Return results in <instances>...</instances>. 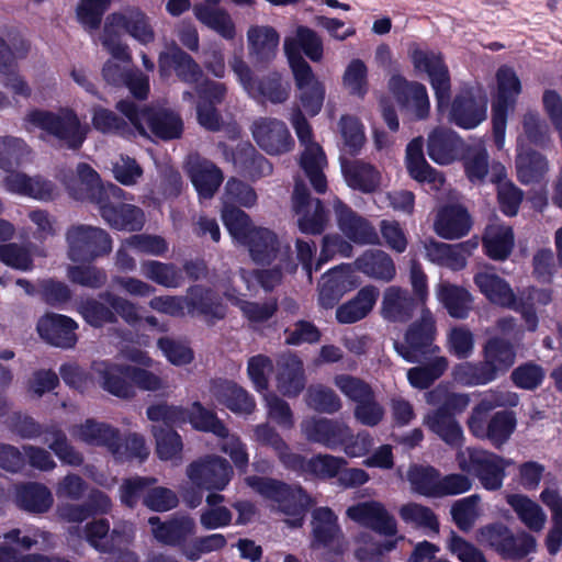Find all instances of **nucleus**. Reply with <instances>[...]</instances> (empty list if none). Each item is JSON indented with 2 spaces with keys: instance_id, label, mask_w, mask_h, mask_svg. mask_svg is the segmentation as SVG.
<instances>
[{
  "instance_id": "obj_28",
  "label": "nucleus",
  "mask_w": 562,
  "mask_h": 562,
  "mask_svg": "<svg viewBox=\"0 0 562 562\" xmlns=\"http://www.w3.org/2000/svg\"><path fill=\"white\" fill-rule=\"evenodd\" d=\"M78 324L61 314H47L37 323L40 336L49 345L59 348H72L77 342Z\"/></svg>"
},
{
  "instance_id": "obj_60",
  "label": "nucleus",
  "mask_w": 562,
  "mask_h": 562,
  "mask_svg": "<svg viewBox=\"0 0 562 562\" xmlns=\"http://www.w3.org/2000/svg\"><path fill=\"white\" fill-rule=\"evenodd\" d=\"M448 359L442 356L428 357L426 363L411 368L407 371L409 384L419 390L428 389L448 369Z\"/></svg>"
},
{
  "instance_id": "obj_62",
  "label": "nucleus",
  "mask_w": 562,
  "mask_h": 562,
  "mask_svg": "<svg viewBox=\"0 0 562 562\" xmlns=\"http://www.w3.org/2000/svg\"><path fill=\"white\" fill-rule=\"evenodd\" d=\"M453 380L464 386L484 385L494 381L497 375L485 360L481 362H462L452 370Z\"/></svg>"
},
{
  "instance_id": "obj_8",
  "label": "nucleus",
  "mask_w": 562,
  "mask_h": 562,
  "mask_svg": "<svg viewBox=\"0 0 562 562\" xmlns=\"http://www.w3.org/2000/svg\"><path fill=\"white\" fill-rule=\"evenodd\" d=\"M296 136L304 147L300 158V166L308 178L312 187L317 193H324L327 189V180L324 169L327 159L322 147L313 140L311 125L300 109H294L290 117Z\"/></svg>"
},
{
  "instance_id": "obj_20",
  "label": "nucleus",
  "mask_w": 562,
  "mask_h": 562,
  "mask_svg": "<svg viewBox=\"0 0 562 562\" xmlns=\"http://www.w3.org/2000/svg\"><path fill=\"white\" fill-rule=\"evenodd\" d=\"M412 58L415 68L428 75L438 110L447 109L450 101V76L441 56L434 52L417 49L413 53Z\"/></svg>"
},
{
  "instance_id": "obj_61",
  "label": "nucleus",
  "mask_w": 562,
  "mask_h": 562,
  "mask_svg": "<svg viewBox=\"0 0 562 562\" xmlns=\"http://www.w3.org/2000/svg\"><path fill=\"white\" fill-rule=\"evenodd\" d=\"M540 499L552 513L553 526L547 536V548L549 553L554 555L562 544V496L555 490L544 488Z\"/></svg>"
},
{
  "instance_id": "obj_21",
  "label": "nucleus",
  "mask_w": 562,
  "mask_h": 562,
  "mask_svg": "<svg viewBox=\"0 0 562 562\" xmlns=\"http://www.w3.org/2000/svg\"><path fill=\"white\" fill-rule=\"evenodd\" d=\"M251 133L257 145L268 155H282L294 147V139L284 122L260 117L252 123Z\"/></svg>"
},
{
  "instance_id": "obj_53",
  "label": "nucleus",
  "mask_w": 562,
  "mask_h": 562,
  "mask_svg": "<svg viewBox=\"0 0 562 562\" xmlns=\"http://www.w3.org/2000/svg\"><path fill=\"white\" fill-rule=\"evenodd\" d=\"M72 437L91 446L105 447L112 451L119 431L104 423L87 419L83 424L74 426L70 430Z\"/></svg>"
},
{
  "instance_id": "obj_54",
  "label": "nucleus",
  "mask_w": 562,
  "mask_h": 562,
  "mask_svg": "<svg viewBox=\"0 0 562 562\" xmlns=\"http://www.w3.org/2000/svg\"><path fill=\"white\" fill-rule=\"evenodd\" d=\"M106 519H97L88 522L85 528L80 526H71L68 528V541L80 540L85 536L88 543L99 552L105 553L111 551L112 532Z\"/></svg>"
},
{
  "instance_id": "obj_31",
  "label": "nucleus",
  "mask_w": 562,
  "mask_h": 562,
  "mask_svg": "<svg viewBox=\"0 0 562 562\" xmlns=\"http://www.w3.org/2000/svg\"><path fill=\"white\" fill-rule=\"evenodd\" d=\"M186 300L189 315H201L210 323L220 321L226 315V306L222 299L210 288L192 285L187 291Z\"/></svg>"
},
{
  "instance_id": "obj_33",
  "label": "nucleus",
  "mask_w": 562,
  "mask_h": 562,
  "mask_svg": "<svg viewBox=\"0 0 562 562\" xmlns=\"http://www.w3.org/2000/svg\"><path fill=\"white\" fill-rule=\"evenodd\" d=\"M417 310H420V304L406 289L396 285L385 289L381 305V315L384 319L393 323H406Z\"/></svg>"
},
{
  "instance_id": "obj_7",
  "label": "nucleus",
  "mask_w": 562,
  "mask_h": 562,
  "mask_svg": "<svg viewBox=\"0 0 562 562\" xmlns=\"http://www.w3.org/2000/svg\"><path fill=\"white\" fill-rule=\"evenodd\" d=\"M10 426L23 439H35L45 434L47 437L44 441L63 463L78 467L83 461L82 454L69 443L66 434L56 424L43 427L34 418L15 413L11 417Z\"/></svg>"
},
{
  "instance_id": "obj_3",
  "label": "nucleus",
  "mask_w": 562,
  "mask_h": 562,
  "mask_svg": "<svg viewBox=\"0 0 562 562\" xmlns=\"http://www.w3.org/2000/svg\"><path fill=\"white\" fill-rule=\"evenodd\" d=\"M91 370L103 390L122 398L134 394L133 385L144 391H158L164 386L159 375L142 368L100 360L92 363Z\"/></svg>"
},
{
  "instance_id": "obj_58",
  "label": "nucleus",
  "mask_w": 562,
  "mask_h": 562,
  "mask_svg": "<svg viewBox=\"0 0 562 562\" xmlns=\"http://www.w3.org/2000/svg\"><path fill=\"white\" fill-rule=\"evenodd\" d=\"M484 247L488 257L495 260L507 258L514 246V234L510 226L491 224L484 235Z\"/></svg>"
},
{
  "instance_id": "obj_11",
  "label": "nucleus",
  "mask_w": 562,
  "mask_h": 562,
  "mask_svg": "<svg viewBox=\"0 0 562 562\" xmlns=\"http://www.w3.org/2000/svg\"><path fill=\"white\" fill-rule=\"evenodd\" d=\"M457 462L463 472L473 473L484 488L499 490L505 477V469L512 463L499 456L476 448H467L457 453Z\"/></svg>"
},
{
  "instance_id": "obj_47",
  "label": "nucleus",
  "mask_w": 562,
  "mask_h": 562,
  "mask_svg": "<svg viewBox=\"0 0 562 562\" xmlns=\"http://www.w3.org/2000/svg\"><path fill=\"white\" fill-rule=\"evenodd\" d=\"M341 171L347 186L362 193H372L381 184L380 171L362 160H342Z\"/></svg>"
},
{
  "instance_id": "obj_45",
  "label": "nucleus",
  "mask_w": 562,
  "mask_h": 562,
  "mask_svg": "<svg viewBox=\"0 0 562 562\" xmlns=\"http://www.w3.org/2000/svg\"><path fill=\"white\" fill-rule=\"evenodd\" d=\"M351 268L339 265L325 274L319 283L318 301L325 308H331L350 286Z\"/></svg>"
},
{
  "instance_id": "obj_29",
  "label": "nucleus",
  "mask_w": 562,
  "mask_h": 562,
  "mask_svg": "<svg viewBox=\"0 0 562 562\" xmlns=\"http://www.w3.org/2000/svg\"><path fill=\"white\" fill-rule=\"evenodd\" d=\"M474 283L480 292L494 305L508 308H519V297L510 284L498 274L485 270L474 276Z\"/></svg>"
},
{
  "instance_id": "obj_1",
  "label": "nucleus",
  "mask_w": 562,
  "mask_h": 562,
  "mask_svg": "<svg viewBox=\"0 0 562 562\" xmlns=\"http://www.w3.org/2000/svg\"><path fill=\"white\" fill-rule=\"evenodd\" d=\"M60 181L76 200L94 202L102 218L119 231H140L145 223L142 209L123 203L126 193L114 183H103L98 172L87 164H79L74 172L59 173Z\"/></svg>"
},
{
  "instance_id": "obj_4",
  "label": "nucleus",
  "mask_w": 562,
  "mask_h": 562,
  "mask_svg": "<svg viewBox=\"0 0 562 562\" xmlns=\"http://www.w3.org/2000/svg\"><path fill=\"white\" fill-rule=\"evenodd\" d=\"M246 483L285 515L288 517L285 522L290 527L302 526L305 514L312 505V498L300 485L292 486L276 479L256 475L246 477Z\"/></svg>"
},
{
  "instance_id": "obj_10",
  "label": "nucleus",
  "mask_w": 562,
  "mask_h": 562,
  "mask_svg": "<svg viewBox=\"0 0 562 562\" xmlns=\"http://www.w3.org/2000/svg\"><path fill=\"white\" fill-rule=\"evenodd\" d=\"M435 337L434 316L428 308H423L419 319L408 326L404 341L394 342V349L405 361L419 363L439 352L440 348L434 344Z\"/></svg>"
},
{
  "instance_id": "obj_18",
  "label": "nucleus",
  "mask_w": 562,
  "mask_h": 562,
  "mask_svg": "<svg viewBox=\"0 0 562 562\" xmlns=\"http://www.w3.org/2000/svg\"><path fill=\"white\" fill-rule=\"evenodd\" d=\"M293 211L303 234L319 235L329 222V214L319 199L312 198L305 184L296 181L292 194Z\"/></svg>"
},
{
  "instance_id": "obj_51",
  "label": "nucleus",
  "mask_w": 562,
  "mask_h": 562,
  "mask_svg": "<svg viewBox=\"0 0 562 562\" xmlns=\"http://www.w3.org/2000/svg\"><path fill=\"white\" fill-rule=\"evenodd\" d=\"M437 296L453 318L464 319L472 310L473 296L462 286L441 282L438 285Z\"/></svg>"
},
{
  "instance_id": "obj_27",
  "label": "nucleus",
  "mask_w": 562,
  "mask_h": 562,
  "mask_svg": "<svg viewBox=\"0 0 562 562\" xmlns=\"http://www.w3.org/2000/svg\"><path fill=\"white\" fill-rule=\"evenodd\" d=\"M140 120L147 135H154L164 140L179 138L183 132V122L178 113L165 108L139 109Z\"/></svg>"
},
{
  "instance_id": "obj_25",
  "label": "nucleus",
  "mask_w": 562,
  "mask_h": 562,
  "mask_svg": "<svg viewBox=\"0 0 562 562\" xmlns=\"http://www.w3.org/2000/svg\"><path fill=\"white\" fill-rule=\"evenodd\" d=\"M221 147L225 159L250 179L257 180L272 173L270 161L259 154L251 144H238L234 149H229L226 145H221Z\"/></svg>"
},
{
  "instance_id": "obj_15",
  "label": "nucleus",
  "mask_w": 562,
  "mask_h": 562,
  "mask_svg": "<svg viewBox=\"0 0 562 562\" xmlns=\"http://www.w3.org/2000/svg\"><path fill=\"white\" fill-rule=\"evenodd\" d=\"M3 543L0 544V562H45L43 554H20L12 544L22 550H30L36 544L44 547H53V535L48 531L41 530L37 527L29 526L24 529L13 528L2 536Z\"/></svg>"
},
{
  "instance_id": "obj_24",
  "label": "nucleus",
  "mask_w": 562,
  "mask_h": 562,
  "mask_svg": "<svg viewBox=\"0 0 562 562\" xmlns=\"http://www.w3.org/2000/svg\"><path fill=\"white\" fill-rule=\"evenodd\" d=\"M301 428L308 441L331 450L340 448L350 436V427L346 423L325 417L307 418L302 422Z\"/></svg>"
},
{
  "instance_id": "obj_39",
  "label": "nucleus",
  "mask_w": 562,
  "mask_h": 562,
  "mask_svg": "<svg viewBox=\"0 0 562 562\" xmlns=\"http://www.w3.org/2000/svg\"><path fill=\"white\" fill-rule=\"evenodd\" d=\"M13 499L20 509L31 514L46 513L54 503L49 488L38 482L16 484Z\"/></svg>"
},
{
  "instance_id": "obj_52",
  "label": "nucleus",
  "mask_w": 562,
  "mask_h": 562,
  "mask_svg": "<svg viewBox=\"0 0 562 562\" xmlns=\"http://www.w3.org/2000/svg\"><path fill=\"white\" fill-rule=\"evenodd\" d=\"M123 33H125V14L112 13L105 20L100 41L113 59L130 63L131 54L128 47L121 42Z\"/></svg>"
},
{
  "instance_id": "obj_48",
  "label": "nucleus",
  "mask_w": 562,
  "mask_h": 562,
  "mask_svg": "<svg viewBox=\"0 0 562 562\" xmlns=\"http://www.w3.org/2000/svg\"><path fill=\"white\" fill-rule=\"evenodd\" d=\"M355 267L369 278L390 282L396 274V268L392 258L383 250H366L355 261Z\"/></svg>"
},
{
  "instance_id": "obj_22",
  "label": "nucleus",
  "mask_w": 562,
  "mask_h": 562,
  "mask_svg": "<svg viewBox=\"0 0 562 562\" xmlns=\"http://www.w3.org/2000/svg\"><path fill=\"white\" fill-rule=\"evenodd\" d=\"M331 207L339 229L349 240L358 245H370L378 241V233L370 222L339 198H333Z\"/></svg>"
},
{
  "instance_id": "obj_6",
  "label": "nucleus",
  "mask_w": 562,
  "mask_h": 562,
  "mask_svg": "<svg viewBox=\"0 0 562 562\" xmlns=\"http://www.w3.org/2000/svg\"><path fill=\"white\" fill-rule=\"evenodd\" d=\"M146 413L148 419L154 423L181 426L189 422L198 430L210 431L217 437L227 435L226 426L215 414L205 409L199 402H194L190 409L160 403L149 406Z\"/></svg>"
},
{
  "instance_id": "obj_30",
  "label": "nucleus",
  "mask_w": 562,
  "mask_h": 562,
  "mask_svg": "<svg viewBox=\"0 0 562 562\" xmlns=\"http://www.w3.org/2000/svg\"><path fill=\"white\" fill-rule=\"evenodd\" d=\"M486 110L484 98H476L471 90H465L454 98L449 119L459 127L471 130L485 120Z\"/></svg>"
},
{
  "instance_id": "obj_26",
  "label": "nucleus",
  "mask_w": 562,
  "mask_h": 562,
  "mask_svg": "<svg viewBox=\"0 0 562 562\" xmlns=\"http://www.w3.org/2000/svg\"><path fill=\"white\" fill-rule=\"evenodd\" d=\"M479 240L471 238L458 244L430 240L425 245L427 258L439 266L458 271L467 266L468 257L477 248Z\"/></svg>"
},
{
  "instance_id": "obj_34",
  "label": "nucleus",
  "mask_w": 562,
  "mask_h": 562,
  "mask_svg": "<svg viewBox=\"0 0 562 562\" xmlns=\"http://www.w3.org/2000/svg\"><path fill=\"white\" fill-rule=\"evenodd\" d=\"M464 168L469 180L473 183L482 182L487 177L490 181L495 183L506 177V170L502 164L488 165V155L482 143L468 148L464 157Z\"/></svg>"
},
{
  "instance_id": "obj_40",
  "label": "nucleus",
  "mask_w": 562,
  "mask_h": 562,
  "mask_svg": "<svg viewBox=\"0 0 562 562\" xmlns=\"http://www.w3.org/2000/svg\"><path fill=\"white\" fill-rule=\"evenodd\" d=\"M278 390L285 396L295 397L305 387L303 363L292 353H284L278 360Z\"/></svg>"
},
{
  "instance_id": "obj_56",
  "label": "nucleus",
  "mask_w": 562,
  "mask_h": 562,
  "mask_svg": "<svg viewBox=\"0 0 562 562\" xmlns=\"http://www.w3.org/2000/svg\"><path fill=\"white\" fill-rule=\"evenodd\" d=\"M32 150L26 142L16 136H0V169L13 171L31 160Z\"/></svg>"
},
{
  "instance_id": "obj_12",
  "label": "nucleus",
  "mask_w": 562,
  "mask_h": 562,
  "mask_svg": "<svg viewBox=\"0 0 562 562\" xmlns=\"http://www.w3.org/2000/svg\"><path fill=\"white\" fill-rule=\"evenodd\" d=\"M68 258L74 262H91L112 250V238L102 228L77 224L66 232Z\"/></svg>"
},
{
  "instance_id": "obj_23",
  "label": "nucleus",
  "mask_w": 562,
  "mask_h": 562,
  "mask_svg": "<svg viewBox=\"0 0 562 562\" xmlns=\"http://www.w3.org/2000/svg\"><path fill=\"white\" fill-rule=\"evenodd\" d=\"M346 515L358 525L382 536L392 537L397 532L395 518L384 505L376 501L360 502L347 508Z\"/></svg>"
},
{
  "instance_id": "obj_44",
  "label": "nucleus",
  "mask_w": 562,
  "mask_h": 562,
  "mask_svg": "<svg viewBox=\"0 0 562 562\" xmlns=\"http://www.w3.org/2000/svg\"><path fill=\"white\" fill-rule=\"evenodd\" d=\"M211 392L221 404L235 414L248 415L256 408L254 397L241 386L227 380L216 381Z\"/></svg>"
},
{
  "instance_id": "obj_43",
  "label": "nucleus",
  "mask_w": 562,
  "mask_h": 562,
  "mask_svg": "<svg viewBox=\"0 0 562 562\" xmlns=\"http://www.w3.org/2000/svg\"><path fill=\"white\" fill-rule=\"evenodd\" d=\"M428 156L439 165H448L463 151V142L451 130L437 128L428 137Z\"/></svg>"
},
{
  "instance_id": "obj_36",
  "label": "nucleus",
  "mask_w": 562,
  "mask_h": 562,
  "mask_svg": "<svg viewBox=\"0 0 562 562\" xmlns=\"http://www.w3.org/2000/svg\"><path fill=\"white\" fill-rule=\"evenodd\" d=\"M190 179L202 199H211L223 181V173L212 161L190 156L187 162Z\"/></svg>"
},
{
  "instance_id": "obj_50",
  "label": "nucleus",
  "mask_w": 562,
  "mask_h": 562,
  "mask_svg": "<svg viewBox=\"0 0 562 562\" xmlns=\"http://www.w3.org/2000/svg\"><path fill=\"white\" fill-rule=\"evenodd\" d=\"M424 425L452 447H458L462 442V429L447 407H438L426 414Z\"/></svg>"
},
{
  "instance_id": "obj_42",
  "label": "nucleus",
  "mask_w": 562,
  "mask_h": 562,
  "mask_svg": "<svg viewBox=\"0 0 562 562\" xmlns=\"http://www.w3.org/2000/svg\"><path fill=\"white\" fill-rule=\"evenodd\" d=\"M105 81L113 86H126L137 99H146L149 92V79L139 70L125 69L114 60H108L102 69Z\"/></svg>"
},
{
  "instance_id": "obj_16",
  "label": "nucleus",
  "mask_w": 562,
  "mask_h": 562,
  "mask_svg": "<svg viewBox=\"0 0 562 562\" xmlns=\"http://www.w3.org/2000/svg\"><path fill=\"white\" fill-rule=\"evenodd\" d=\"M313 542L314 549H326L324 553L325 562H336V557H341L348 548L340 527L337 522V516L328 507H319L313 512Z\"/></svg>"
},
{
  "instance_id": "obj_19",
  "label": "nucleus",
  "mask_w": 562,
  "mask_h": 562,
  "mask_svg": "<svg viewBox=\"0 0 562 562\" xmlns=\"http://www.w3.org/2000/svg\"><path fill=\"white\" fill-rule=\"evenodd\" d=\"M233 470L227 460L207 456L190 463L187 476L199 488L223 491L231 481Z\"/></svg>"
},
{
  "instance_id": "obj_55",
  "label": "nucleus",
  "mask_w": 562,
  "mask_h": 562,
  "mask_svg": "<svg viewBox=\"0 0 562 562\" xmlns=\"http://www.w3.org/2000/svg\"><path fill=\"white\" fill-rule=\"evenodd\" d=\"M0 74L3 76L2 85L13 94L29 98L32 89L26 80L16 71L15 56L0 37Z\"/></svg>"
},
{
  "instance_id": "obj_57",
  "label": "nucleus",
  "mask_w": 562,
  "mask_h": 562,
  "mask_svg": "<svg viewBox=\"0 0 562 562\" xmlns=\"http://www.w3.org/2000/svg\"><path fill=\"white\" fill-rule=\"evenodd\" d=\"M250 54L260 61H269L276 56L279 34L271 26H251L247 32Z\"/></svg>"
},
{
  "instance_id": "obj_5",
  "label": "nucleus",
  "mask_w": 562,
  "mask_h": 562,
  "mask_svg": "<svg viewBox=\"0 0 562 562\" xmlns=\"http://www.w3.org/2000/svg\"><path fill=\"white\" fill-rule=\"evenodd\" d=\"M24 127L31 132L40 128L60 140L69 148H79L87 137L89 127L82 124L76 112L68 108H61L57 113L34 109L24 117Z\"/></svg>"
},
{
  "instance_id": "obj_59",
  "label": "nucleus",
  "mask_w": 562,
  "mask_h": 562,
  "mask_svg": "<svg viewBox=\"0 0 562 562\" xmlns=\"http://www.w3.org/2000/svg\"><path fill=\"white\" fill-rule=\"evenodd\" d=\"M140 271L146 279L167 289H177L183 283L182 271L173 263L145 260Z\"/></svg>"
},
{
  "instance_id": "obj_38",
  "label": "nucleus",
  "mask_w": 562,
  "mask_h": 562,
  "mask_svg": "<svg viewBox=\"0 0 562 562\" xmlns=\"http://www.w3.org/2000/svg\"><path fill=\"white\" fill-rule=\"evenodd\" d=\"M148 522L153 527V535L157 541L173 547L182 544L195 530L194 520L187 515H177L165 522H161L159 517L153 516Z\"/></svg>"
},
{
  "instance_id": "obj_13",
  "label": "nucleus",
  "mask_w": 562,
  "mask_h": 562,
  "mask_svg": "<svg viewBox=\"0 0 562 562\" xmlns=\"http://www.w3.org/2000/svg\"><path fill=\"white\" fill-rule=\"evenodd\" d=\"M116 109L126 120L108 109L93 108L92 124L94 128L101 133L119 135L126 139L147 135V130L140 120L139 109L133 101L121 100L117 102Z\"/></svg>"
},
{
  "instance_id": "obj_17",
  "label": "nucleus",
  "mask_w": 562,
  "mask_h": 562,
  "mask_svg": "<svg viewBox=\"0 0 562 562\" xmlns=\"http://www.w3.org/2000/svg\"><path fill=\"white\" fill-rule=\"evenodd\" d=\"M249 250L251 259L256 263H270L274 260L281 261L283 268L293 273L297 265L291 257V248L289 245L282 246L277 235L266 227L252 229L250 235L241 244Z\"/></svg>"
},
{
  "instance_id": "obj_49",
  "label": "nucleus",
  "mask_w": 562,
  "mask_h": 562,
  "mask_svg": "<svg viewBox=\"0 0 562 562\" xmlns=\"http://www.w3.org/2000/svg\"><path fill=\"white\" fill-rule=\"evenodd\" d=\"M378 297L379 290L376 286H363L352 300L337 308V321L340 324H352L361 321L372 311Z\"/></svg>"
},
{
  "instance_id": "obj_14",
  "label": "nucleus",
  "mask_w": 562,
  "mask_h": 562,
  "mask_svg": "<svg viewBox=\"0 0 562 562\" xmlns=\"http://www.w3.org/2000/svg\"><path fill=\"white\" fill-rule=\"evenodd\" d=\"M231 67L244 90L254 100L282 103L289 98V85L282 82L278 72L256 80L248 65L238 56L231 60Z\"/></svg>"
},
{
  "instance_id": "obj_35",
  "label": "nucleus",
  "mask_w": 562,
  "mask_h": 562,
  "mask_svg": "<svg viewBox=\"0 0 562 562\" xmlns=\"http://www.w3.org/2000/svg\"><path fill=\"white\" fill-rule=\"evenodd\" d=\"M194 16L206 27L216 32L225 40L236 35L235 23L220 0H203L193 7Z\"/></svg>"
},
{
  "instance_id": "obj_32",
  "label": "nucleus",
  "mask_w": 562,
  "mask_h": 562,
  "mask_svg": "<svg viewBox=\"0 0 562 562\" xmlns=\"http://www.w3.org/2000/svg\"><path fill=\"white\" fill-rule=\"evenodd\" d=\"M389 87L397 102L417 119H424L429 112V98L426 87L418 82H408L401 76H393Z\"/></svg>"
},
{
  "instance_id": "obj_2",
  "label": "nucleus",
  "mask_w": 562,
  "mask_h": 562,
  "mask_svg": "<svg viewBox=\"0 0 562 562\" xmlns=\"http://www.w3.org/2000/svg\"><path fill=\"white\" fill-rule=\"evenodd\" d=\"M300 48L311 60L319 61L323 57V43L319 36L306 26L297 27L295 38L284 41V52L299 90L300 102L307 114L315 116L322 110L325 88L301 56Z\"/></svg>"
},
{
  "instance_id": "obj_63",
  "label": "nucleus",
  "mask_w": 562,
  "mask_h": 562,
  "mask_svg": "<svg viewBox=\"0 0 562 562\" xmlns=\"http://www.w3.org/2000/svg\"><path fill=\"white\" fill-rule=\"evenodd\" d=\"M507 503L530 530L540 531L543 528L547 516L536 502L525 495L513 494L507 496Z\"/></svg>"
},
{
  "instance_id": "obj_41",
  "label": "nucleus",
  "mask_w": 562,
  "mask_h": 562,
  "mask_svg": "<svg viewBox=\"0 0 562 562\" xmlns=\"http://www.w3.org/2000/svg\"><path fill=\"white\" fill-rule=\"evenodd\" d=\"M158 63L161 76L173 68L178 78L186 83H198L203 75L194 59L179 47L161 53Z\"/></svg>"
},
{
  "instance_id": "obj_64",
  "label": "nucleus",
  "mask_w": 562,
  "mask_h": 562,
  "mask_svg": "<svg viewBox=\"0 0 562 562\" xmlns=\"http://www.w3.org/2000/svg\"><path fill=\"white\" fill-rule=\"evenodd\" d=\"M440 479V472L429 465H413L407 472L412 490L426 497L438 498Z\"/></svg>"
},
{
  "instance_id": "obj_46",
  "label": "nucleus",
  "mask_w": 562,
  "mask_h": 562,
  "mask_svg": "<svg viewBox=\"0 0 562 562\" xmlns=\"http://www.w3.org/2000/svg\"><path fill=\"white\" fill-rule=\"evenodd\" d=\"M471 225V218L465 209L460 205H449L438 212L434 227L440 237L457 239L467 235Z\"/></svg>"
},
{
  "instance_id": "obj_9",
  "label": "nucleus",
  "mask_w": 562,
  "mask_h": 562,
  "mask_svg": "<svg viewBox=\"0 0 562 562\" xmlns=\"http://www.w3.org/2000/svg\"><path fill=\"white\" fill-rule=\"evenodd\" d=\"M496 93L492 102V123L495 145L502 149L505 143L507 116L516 105L521 92V82L513 68L502 66L496 72Z\"/></svg>"
},
{
  "instance_id": "obj_37",
  "label": "nucleus",
  "mask_w": 562,
  "mask_h": 562,
  "mask_svg": "<svg viewBox=\"0 0 562 562\" xmlns=\"http://www.w3.org/2000/svg\"><path fill=\"white\" fill-rule=\"evenodd\" d=\"M423 146L422 137H416L409 142L406 148V168L413 179L418 182L428 183L432 190H439L445 179L439 171L426 161Z\"/></svg>"
}]
</instances>
